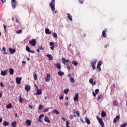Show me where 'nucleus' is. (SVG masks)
I'll list each match as a JSON object with an SVG mask.
<instances>
[{"label": "nucleus", "instance_id": "obj_38", "mask_svg": "<svg viewBox=\"0 0 127 127\" xmlns=\"http://www.w3.org/2000/svg\"><path fill=\"white\" fill-rule=\"evenodd\" d=\"M17 34H20L21 33H22V30H18L16 31Z\"/></svg>", "mask_w": 127, "mask_h": 127}, {"label": "nucleus", "instance_id": "obj_63", "mask_svg": "<svg viewBox=\"0 0 127 127\" xmlns=\"http://www.w3.org/2000/svg\"><path fill=\"white\" fill-rule=\"evenodd\" d=\"M109 44H107L106 45H105V48H107V47H108L109 46Z\"/></svg>", "mask_w": 127, "mask_h": 127}, {"label": "nucleus", "instance_id": "obj_61", "mask_svg": "<svg viewBox=\"0 0 127 127\" xmlns=\"http://www.w3.org/2000/svg\"><path fill=\"white\" fill-rule=\"evenodd\" d=\"M51 50H54V46H52V47H51Z\"/></svg>", "mask_w": 127, "mask_h": 127}, {"label": "nucleus", "instance_id": "obj_24", "mask_svg": "<svg viewBox=\"0 0 127 127\" xmlns=\"http://www.w3.org/2000/svg\"><path fill=\"white\" fill-rule=\"evenodd\" d=\"M106 116H107V114L104 111H102V113H101L102 118H105Z\"/></svg>", "mask_w": 127, "mask_h": 127}, {"label": "nucleus", "instance_id": "obj_6", "mask_svg": "<svg viewBox=\"0 0 127 127\" xmlns=\"http://www.w3.org/2000/svg\"><path fill=\"white\" fill-rule=\"evenodd\" d=\"M62 60L63 61V64H64V65H65L66 66H68V65L69 64H68V63H69V60H66V59H65V58H62Z\"/></svg>", "mask_w": 127, "mask_h": 127}, {"label": "nucleus", "instance_id": "obj_43", "mask_svg": "<svg viewBox=\"0 0 127 127\" xmlns=\"http://www.w3.org/2000/svg\"><path fill=\"white\" fill-rule=\"evenodd\" d=\"M53 36L55 38H57V37H58V36H57V34L56 33H53Z\"/></svg>", "mask_w": 127, "mask_h": 127}, {"label": "nucleus", "instance_id": "obj_17", "mask_svg": "<svg viewBox=\"0 0 127 127\" xmlns=\"http://www.w3.org/2000/svg\"><path fill=\"white\" fill-rule=\"evenodd\" d=\"M119 120H120V116H117L116 117L114 118L113 122L114 123V124H116V123H117V122H118Z\"/></svg>", "mask_w": 127, "mask_h": 127}, {"label": "nucleus", "instance_id": "obj_42", "mask_svg": "<svg viewBox=\"0 0 127 127\" xmlns=\"http://www.w3.org/2000/svg\"><path fill=\"white\" fill-rule=\"evenodd\" d=\"M19 103H22V102H23V99L21 96H19Z\"/></svg>", "mask_w": 127, "mask_h": 127}, {"label": "nucleus", "instance_id": "obj_57", "mask_svg": "<svg viewBox=\"0 0 127 127\" xmlns=\"http://www.w3.org/2000/svg\"><path fill=\"white\" fill-rule=\"evenodd\" d=\"M50 46H52L54 45V43H53V42H50Z\"/></svg>", "mask_w": 127, "mask_h": 127}, {"label": "nucleus", "instance_id": "obj_12", "mask_svg": "<svg viewBox=\"0 0 127 127\" xmlns=\"http://www.w3.org/2000/svg\"><path fill=\"white\" fill-rule=\"evenodd\" d=\"M79 99V93H77L75 94V96L73 98L74 102H77Z\"/></svg>", "mask_w": 127, "mask_h": 127}, {"label": "nucleus", "instance_id": "obj_36", "mask_svg": "<svg viewBox=\"0 0 127 127\" xmlns=\"http://www.w3.org/2000/svg\"><path fill=\"white\" fill-rule=\"evenodd\" d=\"M33 77L34 80H37V74L35 72H34Z\"/></svg>", "mask_w": 127, "mask_h": 127}, {"label": "nucleus", "instance_id": "obj_26", "mask_svg": "<svg viewBox=\"0 0 127 127\" xmlns=\"http://www.w3.org/2000/svg\"><path fill=\"white\" fill-rule=\"evenodd\" d=\"M103 98H104V96L102 94H98V100H102L103 99Z\"/></svg>", "mask_w": 127, "mask_h": 127}, {"label": "nucleus", "instance_id": "obj_19", "mask_svg": "<svg viewBox=\"0 0 127 127\" xmlns=\"http://www.w3.org/2000/svg\"><path fill=\"white\" fill-rule=\"evenodd\" d=\"M84 120L87 125H90V124H91V122H90V120H89L87 117H85Z\"/></svg>", "mask_w": 127, "mask_h": 127}, {"label": "nucleus", "instance_id": "obj_58", "mask_svg": "<svg viewBox=\"0 0 127 127\" xmlns=\"http://www.w3.org/2000/svg\"><path fill=\"white\" fill-rule=\"evenodd\" d=\"M29 108H30V109H33V107L32 106H31V105H29Z\"/></svg>", "mask_w": 127, "mask_h": 127}, {"label": "nucleus", "instance_id": "obj_29", "mask_svg": "<svg viewBox=\"0 0 127 127\" xmlns=\"http://www.w3.org/2000/svg\"><path fill=\"white\" fill-rule=\"evenodd\" d=\"M41 94H42V90L37 89V95H41Z\"/></svg>", "mask_w": 127, "mask_h": 127}, {"label": "nucleus", "instance_id": "obj_45", "mask_svg": "<svg viewBox=\"0 0 127 127\" xmlns=\"http://www.w3.org/2000/svg\"><path fill=\"white\" fill-rule=\"evenodd\" d=\"M127 127V123H124L122 125H121V127Z\"/></svg>", "mask_w": 127, "mask_h": 127}, {"label": "nucleus", "instance_id": "obj_64", "mask_svg": "<svg viewBox=\"0 0 127 127\" xmlns=\"http://www.w3.org/2000/svg\"><path fill=\"white\" fill-rule=\"evenodd\" d=\"M29 52H30V53H34V51H33V50H30V51Z\"/></svg>", "mask_w": 127, "mask_h": 127}, {"label": "nucleus", "instance_id": "obj_18", "mask_svg": "<svg viewBox=\"0 0 127 127\" xmlns=\"http://www.w3.org/2000/svg\"><path fill=\"white\" fill-rule=\"evenodd\" d=\"M52 114H57V115H60V113L57 109H55L53 111H52Z\"/></svg>", "mask_w": 127, "mask_h": 127}, {"label": "nucleus", "instance_id": "obj_23", "mask_svg": "<svg viewBox=\"0 0 127 127\" xmlns=\"http://www.w3.org/2000/svg\"><path fill=\"white\" fill-rule=\"evenodd\" d=\"M55 66H57V69H61V64L60 63L55 64Z\"/></svg>", "mask_w": 127, "mask_h": 127}, {"label": "nucleus", "instance_id": "obj_4", "mask_svg": "<svg viewBox=\"0 0 127 127\" xmlns=\"http://www.w3.org/2000/svg\"><path fill=\"white\" fill-rule=\"evenodd\" d=\"M29 43L31 45V46H36V40L33 39L29 41Z\"/></svg>", "mask_w": 127, "mask_h": 127}, {"label": "nucleus", "instance_id": "obj_13", "mask_svg": "<svg viewBox=\"0 0 127 127\" xmlns=\"http://www.w3.org/2000/svg\"><path fill=\"white\" fill-rule=\"evenodd\" d=\"M95 93L94 91L92 92V95L93 97H96V95L98 94V93L100 92V90H99V89H96L95 90Z\"/></svg>", "mask_w": 127, "mask_h": 127}, {"label": "nucleus", "instance_id": "obj_7", "mask_svg": "<svg viewBox=\"0 0 127 127\" xmlns=\"http://www.w3.org/2000/svg\"><path fill=\"white\" fill-rule=\"evenodd\" d=\"M11 3L12 4V8H15L16 7V5L17 4V2L16 0H11Z\"/></svg>", "mask_w": 127, "mask_h": 127}, {"label": "nucleus", "instance_id": "obj_16", "mask_svg": "<svg viewBox=\"0 0 127 127\" xmlns=\"http://www.w3.org/2000/svg\"><path fill=\"white\" fill-rule=\"evenodd\" d=\"M7 74V69H6L4 71L1 70L0 74L2 75V76H5Z\"/></svg>", "mask_w": 127, "mask_h": 127}, {"label": "nucleus", "instance_id": "obj_2", "mask_svg": "<svg viewBox=\"0 0 127 127\" xmlns=\"http://www.w3.org/2000/svg\"><path fill=\"white\" fill-rule=\"evenodd\" d=\"M96 118L97 121H98L99 124L102 127H105V124L104 123V122L103 121V119L102 118H100L99 116H96Z\"/></svg>", "mask_w": 127, "mask_h": 127}, {"label": "nucleus", "instance_id": "obj_5", "mask_svg": "<svg viewBox=\"0 0 127 127\" xmlns=\"http://www.w3.org/2000/svg\"><path fill=\"white\" fill-rule=\"evenodd\" d=\"M73 117L74 118H77V117H80V111H76V110H73Z\"/></svg>", "mask_w": 127, "mask_h": 127}, {"label": "nucleus", "instance_id": "obj_37", "mask_svg": "<svg viewBox=\"0 0 127 127\" xmlns=\"http://www.w3.org/2000/svg\"><path fill=\"white\" fill-rule=\"evenodd\" d=\"M64 94H68V93H69V89H65L64 91Z\"/></svg>", "mask_w": 127, "mask_h": 127}, {"label": "nucleus", "instance_id": "obj_8", "mask_svg": "<svg viewBox=\"0 0 127 127\" xmlns=\"http://www.w3.org/2000/svg\"><path fill=\"white\" fill-rule=\"evenodd\" d=\"M50 74L47 73V76L45 77V80L46 82H50Z\"/></svg>", "mask_w": 127, "mask_h": 127}, {"label": "nucleus", "instance_id": "obj_51", "mask_svg": "<svg viewBox=\"0 0 127 127\" xmlns=\"http://www.w3.org/2000/svg\"><path fill=\"white\" fill-rule=\"evenodd\" d=\"M67 77H68V78H69V79H70V78H72V75H71V73L68 74H67Z\"/></svg>", "mask_w": 127, "mask_h": 127}, {"label": "nucleus", "instance_id": "obj_21", "mask_svg": "<svg viewBox=\"0 0 127 127\" xmlns=\"http://www.w3.org/2000/svg\"><path fill=\"white\" fill-rule=\"evenodd\" d=\"M10 75H13V73H14V70L12 68H10L9 69Z\"/></svg>", "mask_w": 127, "mask_h": 127}, {"label": "nucleus", "instance_id": "obj_49", "mask_svg": "<svg viewBox=\"0 0 127 127\" xmlns=\"http://www.w3.org/2000/svg\"><path fill=\"white\" fill-rule=\"evenodd\" d=\"M113 105H114V106H118V103L117 102V101H115V102L113 103Z\"/></svg>", "mask_w": 127, "mask_h": 127}, {"label": "nucleus", "instance_id": "obj_10", "mask_svg": "<svg viewBox=\"0 0 127 127\" xmlns=\"http://www.w3.org/2000/svg\"><path fill=\"white\" fill-rule=\"evenodd\" d=\"M31 89V87L29 85H26V86H25V91H26V92H29Z\"/></svg>", "mask_w": 127, "mask_h": 127}, {"label": "nucleus", "instance_id": "obj_15", "mask_svg": "<svg viewBox=\"0 0 127 127\" xmlns=\"http://www.w3.org/2000/svg\"><path fill=\"white\" fill-rule=\"evenodd\" d=\"M67 19H68V20H70V21H73V19H72V16L71 15V14H70V13H67Z\"/></svg>", "mask_w": 127, "mask_h": 127}, {"label": "nucleus", "instance_id": "obj_53", "mask_svg": "<svg viewBox=\"0 0 127 127\" xmlns=\"http://www.w3.org/2000/svg\"><path fill=\"white\" fill-rule=\"evenodd\" d=\"M43 117H44V115L43 114H41L39 116V118H40V119H41V118H43Z\"/></svg>", "mask_w": 127, "mask_h": 127}, {"label": "nucleus", "instance_id": "obj_1", "mask_svg": "<svg viewBox=\"0 0 127 127\" xmlns=\"http://www.w3.org/2000/svg\"><path fill=\"white\" fill-rule=\"evenodd\" d=\"M49 5L52 11H55V0H52Z\"/></svg>", "mask_w": 127, "mask_h": 127}, {"label": "nucleus", "instance_id": "obj_62", "mask_svg": "<svg viewBox=\"0 0 127 127\" xmlns=\"http://www.w3.org/2000/svg\"><path fill=\"white\" fill-rule=\"evenodd\" d=\"M15 22H16V23H18L19 22V21H18V19H16Z\"/></svg>", "mask_w": 127, "mask_h": 127}, {"label": "nucleus", "instance_id": "obj_27", "mask_svg": "<svg viewBox=\"0 0 127 127\" xmlns=\"http://www.w3.org/2000/svg\"><path fill=\"white\" fill-rule=\"evenodd\" d=\"M16 125H17V123H16V121H14L11 124V127H16Z\"/></svg>", "mask_w": 127, "mask_h": 127}, {"label": "nucleus", "instance_id": "obj_39", "mask_svg": "<svg viewBox=\"0 0 127 127\" xmlns=\"http://www.w3.org/2000/svg\"><path fill=\"white\" fill-rule=\"evenodd\" d=\"M43 108H44V106L43 105H39V110H42V109H43Z\"/></svg>", "mask_w": 127, "mask_h": 127}, {"label": "nucleus", "instance_id": "obj_33", "mask_svg": "<svg viewBox=\"0 0 127 127\" xmlns=\"http://www.w3.org/2000/svg\"><path fill=\"white\" fill-rule=\"evenodd\" d=\"M69 80L70 83H74L75 82V79H74V78L72 77H70L69 78Z\"/></svg>", "mask_w": 127, "mask_h": 127}, {"label": "nucleus", "instance_id": "obj_50", "mask_svg": "<svg viewBox=\"0 0 127 127\" xmlns=\"http://www.w3.org/2000/svg\"><path fill=\"white\" fill-rule=\"evenodd\" d=\"M93 78H90V79H89V83H90V84H92V83H93Z\"/></svg>", "mask_w": 127, "mask_h": 127}, {"label": "nucleus", "instance_id": "obj_25", "mask_svg": "<svg viewBox=\"0 0 127 127\" xmlns=\"http://www.w3.org/2000/svg\"><path fill=\"white\" fill-rule=\"evenodd\" d=\"M47 57H48V58L49 59V60H53V57H52V55L50 54L47 55Z\"/></svg>", "mask_w": 127, "mask_h": 127}, {"label": "nucleus", "instance_id": "obj_41", "mask_svg": "<svg viewBox=\"0 0 127 127\" xmlns=\"http://www.w3.org/2000/svg\"><path fill=\"white\" fill-rule=\"evenodd\" d=\"M102 64H103V62L102 61H100L98 63L97 66H101Z\"/></svg>", "mask_w": 127, "mask_h": 127}, {"label": "nucleus", "instance_id": "obj_20", "mask_svg": "<svg viewBox=\"0 0 127 127\" xmlns=\"http://www.w3.org/2000/svg\"><path fill=\"white\" fill-rule=\"evenodd\" d=\"M27 126H30L31 125V121L30 120H26L25 122Z\"/></svg>", "mask_w": 127, "mask_h": 127}, {"label": "nucleus", "instance_id": "obj_32", "mask_svg": "<svg viewBox=\"0 0 127 127\" xmlns=\"http://www.w3.org/2000/svg\"><path fill=\"white\" fill-rule=\"evenodd\" d=\"M6 109H11L12 108V105L11 104H8L6 106Z\"/></svg>", "mask_w": 127, "mask_h": 127}, {"label": "nucleus", "instance_id": "obj_46", "mask_svg": "<svg viewBox=\"0 0 127 127\" xmlns=\"http://www.w3.org/2000/svg\"><path fill=\"white\" fill-rule=\"evenodd\" d=\"M38 49H40V50H44V48L42 47V45H41L40 47H38Z\"/></svg>", "mask_w": 127, "mask_h": 127}, {"label": "nucleus", "instance_id": "obj_3", "mask_svg": "<svg viewBox=\"0 0 127 127\" xmlns=\"http://www.w3.org/2000/svg\"><path fill=\"white\" fill-rule=\"evenodd\" d=\"M97 63V59H94L91 63V65L92 69L95 70L96 69V64Z\"/></svg>", "mask_w": 127, "mask_h": 127}, {"label": "nucleus", "instance_id": "obj_11", "mask_svg": "<svg viewBox=\"0 0 127 127\" xmlns=\"http://www.w3.org/2000/svg\"><path fill=\"white\" fill-rule=\"evenodd\" d=\"M9 51L10 52V54H14L16 51L15 50V49H12L11 48H9Z\"/></svg>", "mask_w": 127, "mask_h": 127}, {"label": "nucleus", "instance_id": "obj_54", "mask_svg": "<svg viewBox=\"0 0 127 127\" xmlns=\"http://www.w3.org/2000/svg\"><path fill=\"white\" fill-rule=\"evenodd\" d=\"M79 3H80V4H83V1H81L80 0H78Z\"/></svg>", "mask_w": 127, "mask_h": 127}, {"label": "nucleus", "instance_id": "obj_44", "mask_svg": "<svg viewBox=\"0 0 127 127\" xmlns=\"http://www.w3.org/2000/svg\"><path fill=\"white\" fill-rule=\"evenodd\" d=\"M26 51H27L28 52H30V48H29V47L26 46Z\"/></svg>", "mask_w": 127, "mask_h": 127}, {"label": "nucleus", "instance_id": "obj_59", "mask_svg": "<svg viewBox=\"0 0 127 127\" xmlns=\"http://www.w3.org/2000/svg\"><path fill=\"white\" fill-rule=\"evenodd\" d=\"M62 120H63L64 122H65L66 121V118L65 117H63L62 118Z\"/></svg>", "mask_w": 127, "mask_h": 127}, {"label": "nucleus", "instance_id": "obj_48", "mask_svg": "<svg viewBox=\"0 0 127 127\" xmlns=\"http://www.w3.org/2000/svg\"><path fill=\"white\" fill-rule=\"evenodd\" d=\"M2 51L4 52V53H3V54H6V52H5V48L4 47L2 48Z\"/></svg>", "mask_w": 127, "mask_h": 127}, {"label": "nucleus", "instance_id": "obj_28", "mask_svg": "<svg viewBox=\"0 0 127 127\" xmlns=\"http://www.w3.org/2000/svg\"><path fill=\"white\" fill-rule=\"evenodd\" d=\"M44 121L45 122H46V123H48V124L50 123V121L49 120V119L47 117H45Z\"/></svg>", "mask_w": 127, "mask_h": 127}, {"label": "nucleus", "instance_id": "obj_34", "mask_svg": "<svg viewBox=\"0 0 127 127\" xmlns=\"http://www.w3.org/2000/svg\"><path fill=\"white\" fill-rule=\"evenodd\" d=\"M58 75L60 76H63L64 75V72L63 71H58Z\"/></svg>", "mask_w": 127, "mask_h": 127}, {"label": "nucleus", "instance_id": "obj_55", "mask_svg": "<svg viewBox=\"0 0 127 127\" xmlns=\"http://www.w3.org/2000/svg\"><path fill=\"white\" fill-rule=\"evenodd\" d=\"M3 27H4V29L5 30V31H6V26H5V25H3Z\"/></svg>", "mask_w": 127, "mask_h": 127}, {"label": "nucleus", "instance_id": "obj_40", "mask_svg": "<svg viewBox=\"0 0 127 127\" xmlns=\"http://www.w3.org/2000/svg\"><path fill=\"white\" fill-rule=\"evenodd\" d=\"M48 111H49V108H44L43 109L44 113H47V112H48Z\"/></svg>", "mask_w": 127, "mask_h": 127}, {"label": "nucleus", "instance_id": "obj_35", "mask_svg": "<svg viewBox=\"0 0 127 127\" xmlns=\"http://www.w3.org/2000/svg\"><path fill=\"white\" fill-rule=\"evenodd\" d=\"M96 68L98 72H101V71H102V69L101 68V66L97 65Z\"/></svg>", "mask_w": 127, "mask_h": 127}, {"label": "nucleus", "instance_id": "obj_56", "mask_svg": "<svg viewBox=\"0 0 127 127\" xmlns=\"http://www.w3.org/2000/svg\"><path fill=\"white\" fill-rule=\"evenodd\" d=\"M69 105V103H68V102H66L64 103V106H68Z\"/></svg>", "mask_w": 127, "mask_h": 127}, {"label": "nucleus", "instance_id": "obj_22", "mask_svg": "<svg viewBox=\"0 0 127 127\" xmlns=\"http://www.w3.org/2000/svg\"><path fill=\"white\" fill-rule=\"evenodd\" d=\"M45 33L46 34H51V31L48 28H46Z\"/></svg>", "mask_w": 127, "mask_h": 127}, {"label": "nucleus", "instance_id": "obj_60", "mask_svg": "<svg viewBox=\"0 0 127 127\" xmlns=\"http://www.w3.org/2000/svg\"><path fill=\"white\" fill-rule=\"evenodd\" d=\"M91 84H92V85H96V81H93Z\"/></svg>", "mask_w": 127, "mask_h": 127}, {"label": "nucleus", "instance_id": "obj_52", "mask_svg": "<svg viewBox=\"0 0 127 127\" xmlns=\"http://www.w3.org/2000/svg\"><path fill=\"white\" fill-rule=\"evenodd\" d=\"M60 100H63V99H64V97H63V96H61L59 97Z\"/></svg>", "mask_w": 127, "mask_h": 127}, {"label": "nucleus", "instance_id": "obj_30", "mask_svg": "<svg viewBox=\"0 0 127 127\" xmlns=\"http://www.w3.org/2000/svg\"><path fill=\"white\" fill-rule=\"evenodd\" d=\"M72 64L74 65V66H77V65H78V62L76 61H73L72 62Z\"/></svg>", "mask_w": 127, "mask_h": 127}, {"label": "nucleus", "instance_id": "obj_47", "mask_svg": "<svg viewBox=\"0 0 127 127\" xmlns=\"http://www.w3.org/2000/svg\"><path fill=\"white\" fill-rule=\"evenodd\" d=\"M66 66H67V70L68 71H69V70L71 69V65H69V64H67V65H66Z\"/></svg>", "mask_w": 127, "mask_h": 127}, {"label": "nucleus", "instance_id": "obj_9", "mask_svg": "<svg viewBox=\"0 0 127 127\" xmlns=\"http://www.w3.org/2000/svg\"><path fill=\"white\" fill-rule=\"evenodd\" d=\"M107 30L108 29L106 28L102 32V36L104 38H106V37H107V34L106 32H107Z\"/></svg>", "mask_w": 127, "mask_h": 127}, {"label": "nucleus", "instance_id": "obj_14", "mask_svg": "<svg viewBox=\"0 0 127 127\" xmlns=\"http://www.w3.org/2000/svg\"><path fill=\"white\" fill-rule=\"evenodd\" d=\"M16 84H20L21 82V77H17L16 78Z\"/></svg>", "mask_w": 127, "mask_h": 127}, {"label": "nucleus", "instance_id": "obj_31", "mask_svg": "<svg viewBox=\"0 0 127 127\" xmlns=\"http://www.w3.org/2000/svg\"><path fill=\"white\" fill-rule=\"evenodd\" d=\"M3 125L4 126V127H6L7 126H8L9 125V123H8L7 122L4 121L3 122Z\"/></svg>", "mask_w": 127, "mask_h": 127}]
</instances>
